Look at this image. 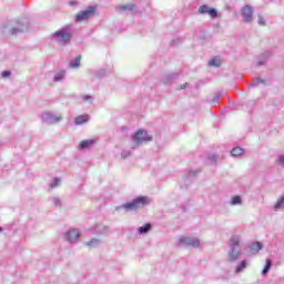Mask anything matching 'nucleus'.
Returning a JSON list of instances; mask_svg holds the SVG:
<instances>
[{"label": "nucleus", "instance_id": "f704fd0d", "mask_svg": "<svg viewBox=\"0 0 284 284\" xmlns=\"http://www.w3.org/2000/svg\"><path fill=\"white\" fill-rule=\"evenodd\" d=\"M82 101H88L89 103H92V101H94V98L92 95H83Z\"/></svg>", "mask_w": 284, "mask_h": 284}, {"label": "nucleus", "instance_id": "ddd939ff", "mask_svg": "<svg viewBox=\"0 0 284 284\" xmlns=\"http://www.w3.org/2000/svg\"><path fill=\"white\" fill-rule=\"evenodd\" d=\"M118 12H134L136 10V4L134 3H128V4H121L116 8Z\"/></svg>", "mask_w": 284, "mask_h": 284}, {"label": "nucleus", "instance_id": "a19ab883", "mask_svg": "<svg viewBox=\"0 0 284 284\" xmlns=\"http://www.w3.org/2000/svg\"><path fill=\"white\" fill-rule=\"evenodd\" d=\"M271 55H272V53H270V51L263 53L264 59H267V57H271Z\"/></svg>", "mask_w": 284, "mask_h": 284}, {"label": "nucleus", "instance_id": "e433bc0d", "mask_svg": "<svg viewBox=\"0 0 284 284\" xmlns=\"http://www.w3.org/2000/svg\"><path fill=\"white\" fill-rule=\"evenodd\" d=\"M196 174H199V171H189L187 176L192 179V176H196Z\"/></svg>", "mask_w": 284, "mask_h": 284}, {"label": "nucleus", "instance_id": "f8f14e48", "mask_svg": "<svg viewBox=\"0 0 284 284\" xmlns=\"http://www.w3.org/2000/svg\"><path fill=\"white\" fill-rule=\"evenodd\" d=\"M103 243V240L101 239H91L88 242H84L85 247L89 250H94L95 247H99Z\"/></svg>", "mask_w": 284, "mask_h": 284}, {"label": "nucleus", "instance_id": "7ed1b4c3", "mask_svg": "<svg viewBox=\"0 0 284 284\" xmlns=\"http://www.w3.org/2000/svg\"><path fill=\"white\" fill-rule=\"evenodd\" d=\"M152 200L149 196L140 195L135 197L133 201L122 204L118 206L115 210H125V212H135V210H141V207H145V205H150Z\"/></svg>", "mask_w": 284, "mask_h": 284}, {"label": "nucleus", "instance_id": "c9c22d12", "mask_svg": "<svg viewBox=\"0 0 284 284\" xmlns=\"http://www.w3.org/2000/svg\"><path fill=\"white\" fill-rule=\"evenodd\" d=\"M221 99V93H215V95L212 99V103H219V100Z\"/></svg>", "mask_w": 284, "mask_h": 284}, {"label": "nucleus", "instance_id": "ea45409f", "mask_svg": "<svg viewBox=\"0 0 284 284\" xmlns=\"http://www.w3.org/2000/svg\"><path fill=\"white\" fill-rule=\"evenodd\" d=\"M257 65H265V59L257 61Z\"/></svg>", "mask_w": 284, "mask_h": 284}, {"label": "nucleus", "instance_id": "7c9ffc66", "mask_svg": "<svg viewBox=\"0 0 284 284\" xmlns=\"http://www.w3.org/2000/svg\"><path fill=\"white\" fill-rule=\"evenodd\" d=\"M209 162L211 163V165H216V161L219 159V156L216 154H212V155H209Z\"/></svg>", "mask_w": 284, "mask_h": 284}, {"label": "nucleus", "instance_id": "393cba45", "mask_svg": "<svg viewBox=\"0 0 284 284\" xmlns=\"http://www.w3.org/2000/svg\"><path fill=\"white\" fill-rule=\"evenodd\" d=\"M79 65H81V57H77L70 61V68H79Z\"/></svg>", "mask_w": 284, "mask_h": 284}, {"label": "nucleus", "instance_id": "4be33fe9", "mask_svg": "<svg viewBox=\"0 0 284 284\" xmlns=\"http://www.w3.org/2000/svg\"><path fill=\"white\" fill-rule=\"evenodd\" d=\"M272 270V260H266V264L262 270V276H266V274Z\"/></svg>", "mask_w": 284, "mask_h": 284}, {"label": "nucleus", "instance_id": "2f4dec72", "mask_svg": "<svg viewBox=\"0 0 284 284\" xmlns=\"http://www.w3.org/2000/svg\"><path fill=\"white\" fill-rule=\"evenodd\" d=\"M52 203L55 205V207H61V199L59 196H53Z\"/></svg>", "mask_w": 284, "mask_h": 284}, {"label": "nucleus", "instance_id": "f3484780", "mask_svg": "<svg viewBox=\"0 0 284 284\" xmlns=\"http://www.w3.org/2000/svg\"><path fill=\"white\" fill-rule=\"evenodd\" d=\"M65 79V70L59 71L54 73L53 81L54 83H59Z\"/></svg>", "mask_w": 284, "mask_h": 284}, {"label": "nucleus", "instance_id": "4468645a", "mask_svg": "<svg viewBox=\"0 0 284 284\" xmlns=\"http://www.w3.org/2000/svg\"><path fill=\"white\" fill-rule=\"evenodd\" d=\"M94 143H97V139L84 140L79 143V148L80 150H88V148H92Z\"/></svg>", "mask_w": 284, "mask_h": 284}, {"label": "nucleus", "instance_id": "f03ea898", "mask_svg": "<svg viewBox=\"0 0 284 284\" xmlns=\"http://www.w3.org/2000/svg\"><path fill=\"white\" fill-rule=\"evenodd\" d=\"M74 34V27L72 24H65L59 30L51 33L50 39L58 45H68L72 41V36Z\"/></svg>", "mask_w": 284, "mask_h": 284}, {"label": "nucleus", "instance_id": "a878e982", "mask_svg": "<svg viewBox=\"0 0 284 284\" xmlns=\"http://www.w3.org/2000/svg\"><path fill=\"white\" fill-rule=\"evenodd\" d=\"M242 154L243 149H241L240 146H236L231 151V156H241Z\"/></svg>", "mask_w": 284, "mask_h": 284}, {"label": "nucleus", "instance_id": "5701e85b", "mask_svg": "<svg viewBox=\"0 0 284 284\" xmlns=\"http://www.w3.org/2000/svg\"><path fill=\"white\" fill-rule=\"evenodd\" d=\"M265 85V80L261 79V78H255L252 82V84H250V88H256V85Z\"/></svg>", "mask_w": 284, "mask_h": 284}, {"label": "nucleus", "instance_id": "cd10ccee", "mask_svg": "<svg viewBox=\"0 0 284 284\" xmlns=\"http://www.w3.org/2000/svg\"><path fill=\"white\" fill-rule=\"evenodd\" d=\"M97 230L100 234H109L110 233V227L109 226H97Z\"/></svg>", "mask_w": 284, "mask_h": 284}, {"label": "nucleus", "instance_id": "aec40b11", "mask_svg": "<svg viewBox=\"0 0 284 284\" xmlns=\"http://www.w3.org/2000/svg\"><path fill=\"white\" fill-rule=\"evenodd\" d=\"M247 267V261L243 260L241 263L237 264L235 268V274H241Z\"/></svg>", "mask_w": 284, "mask_h": 284}, {"label": "nucleus", "instance_id": "423d86ee", "mask_svg": "<svg viewBox=\"0 0 284 284\" xmlns=\"http://www.w3.org/2000/svg\"><path fill=\"white\" fill-rule=\"evenodd\" d=\"M41 119L43 123H47V125H54V123L63 121V115L60 113L44 112L42 113Z\"/></svg>", "mask_w": 284, "mask_h": 284}, {"label": "nucleus", "instance_id": "a211bd4d", "mask_svg": "<svg viewBox=\"0 0 284 284\" xmlns=\"http://www.w3.org/2000/svg\"><path fill=\"white\" fill-rule=\"evenodd\" d=\"M152 230V224L151 223H146L143 226H140L138 229V234H148V232H150Z\"/></svg>", "mask_w": 284, "mask_h": 284}, {"label": "nucleus", "instance_id": "c85d7f7f", "mask_svg": "<svg viewBox=\"0 0 284 284\" xmlns=\"http://www.w3.org/2000/svg\"><path fill=\"white\" fill-rule=\"evenodd\" d=\"M209 10H210V7L207 4H203L199 8L200 14H207Z\"/></svg>", "mask_w": 284, "mask_h": 284}, {"label": "nucleus", "instance_id": "2eb2a0df", "mask_svg": "<svg viewBox=\"0 0 284 284\" xmlns=\"http://www.w3.org/2000/svg\"><path fill=\"white\" fill-rule=\"evenodd\" d=\"M250 250H251L252 254H258V252L261 250H263V243H261V242H253L250 245Z\"/></svg>", "mask_w": 284, "mask_h": 284}, {"label": "nucleus", "instance_id": "37998d69", "mask_svg": "<svg viewBox=\"0 0 284 284\" xmlns=\"http://www.w3.org/2000/svg\"><path fill=\"white\" fill-rule=\"evenodd\" d=\"M0 232H3V229H2V227H0Z\"/></svg>", "mask_w": 284, "mask_h": 284}, {"label": "nucleus", "instance_id": "79ce46f5", "mask_svg": "<svg viewBox=\"0 0 284 284\" xmlns=\"http://www.w3.org/2000/svg\"><path fill=\"white\" fill-rule=\"evenodd\" d=\"M185 88H187V83L181 84L179 90H185Z\"/></svg>", "mask_w": 284, "mask_h": 284}, {"label": "nucleus", "instance_id": "9b49d317", "mask_svg": "<svg viewBox=\"0 0 284 284\" xmlns=\"http://www.w3.org/2000/svg\"><path fill=\"white\" fill-rule=\"evenodd\" d=\"M179 79V72H171L166 73L163 78L164 85H170L172 82L176 81Z\"/></svg>", "mask_w": 284, "mask_h": 284}, {"label": "nucleus", "instance_id": "72a5a7b5", "mask_svg": "<svg viewBox=\"0 0 284 284\" xmlns=\"http://www.w3.org/2000/svg\"><path fill=\"white\" fill-rule=\"evenodd\" d=\"M276 163L281 166L284 168V154L280 155L276 160Z\"/></svg>", "mask_w": 284, "mask_h": 284}, {"label": "nucleus", "instance_id": "1a4fd4ad", "mask_svg": "<svg viewBox=\"0 0 284 284\" xmlns=\"http://www.w3.org/2000/svg\"><path fill=\"white\" fill-rule=\"evenodd\" d=\"M180 243L191 247H201V241L196 237H181Z\"/></svg>", "mask_w": 284, "mask_h": 284}, {"label": "nucleus", "instance_id": "6ab92c4d", "mask_svg": "<svg viewBox=\"0 0 284 284\" xmlns=\"http://www.w3.org/2000/svg\"><path fill=\"white\" fill-rule=\"evenodd\" d=\"M211 68H221V58L214 57L209 61Z\"/></svg>", "mask_w": 284, "mask_h": 284}, {"label": "nucleus", "instance_id": "4c0bfd02", "mask_svg": "<svg viewBox=\"0 0 284 284\" xmlns=\"http://www.w3.org/2000/svg\"><path fill=\"white\" fill-rule=\"evenodd\" d=\"M257 19L260 26H265V19H263L262 16H258Z\"/></svg>", "mask_w": 284, "mask_h": 284}, {"label": "nucleus", "instance_id": "dca6fc26", "mask_svg": "<svg viewBox=\"0 0 284 284\" xmlns=\"http://www.w3.org/2000/svg\"><path fill=\"white\" fill-rule=\"evenodd\" d=\"M90 121V116L89 115H78L74 119V123L77 125H83L84 123H88Z\"/></svg>", "mask_w": 284, "mask_h": 284}, {"label": "nucleus", "instance_id": "39448f33", "mask_svg": "<svg viewBox=\"0 0 284 284\" xmlns=\"http://www.w3.org/2000/svg\"><path fill=\"white\" fill-rule=\"evenodd\" d=\"M133 145L131 150H136V148L143 145V143H148L152 141V136L148 134V131L140 129L132 135Z\"/></svg>", "mask_w": 284, "mask_h": 284}, {"label": "nucleus", "instance_id": "58836bf2", "mask_svg": "<svg viewBox=\"0 0 284 284\" xmlns=\"http://www.w3.org/2000/svg\"><path fill=\"white\" fill-rule=\"evenodd\" d=\"M10 74H11L10 71H3L1 77H2V79H8V77H10Z\"/></svg>", "mask_w": 284, "mask_h": 284}, {"label": "nucleus", "instance_id": "20e7f679", "mask_svg": "<svg viewBox=\"0 0 284 284\" xmlns=\"http://www.w3.org/2000/svg\"><path fill=\"white\" fill-rule=\"evenodd\" d=\"M230 251L227 253L230 263H234L241 256V236L233 235L229 242Z\"/></svg>", "mask_w": 284, "mask_h": 284}, {"label": "nucleus", "instance_id": "c756f323", "mask_svg": "<svg viewBox=\"0 0 284 284\" xmlns=\"http://www.w3.org/2000/svg\"><path fill=\"white\" fill-rule=\"evenodd\" d=\"M207 14L211 16V19H216V17H219V11L214 8H210Z\"/></svg>", "mask_w": 284, "mask_h": 284}, {"label": "nucleus", "instance_id": "473e14b6", "mask_svg": "<svg viewBox=\"0 0 284 284\" xmlns=\"http://www.w3.org/2000/svg\"><path fill=\"white\" fill-rule=\"evenodd\" d=\"M130 156H132V151H130V150H124V151L121 152V158H122V159H128V158H130Z\"/></svg>", "mask_w": 284, "mask_h": 284}, {"label": "nucleus", "instance_id": "412c9836", "mask_svg": "<svg viewBox=\"0 0 284 284\" xmlns=\"http://www.w3.org/2000/svg\"><path fill=\"white\" fill-rule=\"evenodd\" d=\"M230 205H243V199L240 195H235L231 199Z\"/></svg>", "mask_w": 284, "mask_h": 284}, {"label": "nucleus", "instance_id": "f257e3e1", "mask_svg": "<svg viewBox=\"0 0 284 284\" xmlns=\"http://www.w3.org/2000/svg\"><path fill=\"white\" fill-rule=\"evenodd\" d=\"M26 31H28V20L26 19L7 20L1 26V34L4 37H17Z\"/></svg>", "mask_w": 284, "mask_h": 284}, {"label": "nucleus", "instance_id": "bb28decb", "mask_svg": "<svg viewBox=\"0 0 284 284\" xmlns=\"http://www.w3.org/2000/svg\"><path fill=\"white\" fill-rule=\"evenodd\" d=\"M59 185H61L60 178H54L53 182L50 184V189L54 190V187H59Z\"/></svg>", "mask_w": 284, "mask_h": 284}, {"label": "nucleus", "instance_id": "b1692460", "mask_svg": "<svg viewBox=\"0 0 284 284\" xmlns=\"http://www.w3.org/2000/svg\"><path fill=\"white\" fill-rule=\"evenodd\" d=\"M104 77H108V71L105 69H99L95 72V78L97 79H103Z\"/></svg>", "mask_w": 284, "mask_h": 284}, {"label": "nucleus", "instance_id": "0eeeda50", "mask_svg": "<svg viewBox=\"0 0 284 284\" xmlns=\"http://www.w3.org/2000/svg\"><path fill=\"white\" fill-rule=\"evenodd\" d=\"M241 14L245 21V23H252L253 19H254V9L252 8V6L246 4L242 8Z\"/></svg>", "mask_w": 284, "mask_h": 284}, {"label": "nucleus", "instance_id": "9d476101", "mask_svg": "<svg viewBox=\"0 0 284 284\" xmlns=\"http://www.w3.org/2000/svg\"><path fill=\"white\" fill-rule=\"evenodd\" d=\"M80 236L81 234H79L77 230H70L65 233L64 239L68 243H77Z\"/></svg>", "mask_w": 284, "mask_h": 284}, {"label": "nucleus", "instance_id": "6e6552de", "mask_svg": "<svg viewBox=\"0 0 284 284\" xmlns=\"http://www.w3.org/2000/svg\"><path fill=\"white\" fill-rule=\"evenodd\" d=\"M94 12H97V8L94 7H88L87 10L80 11L77 16H75V21H85L88 19H90V17H92V14H94Z\"/></svg>", "mask_w": 284, "mask_h": 284}]
</instances>
